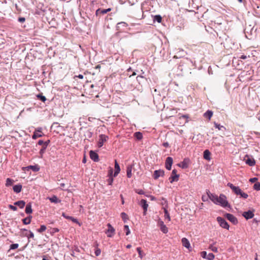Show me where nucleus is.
I'll return each mask as SVG.
<instances>
[{
  "label": "nucleus",
  "mask_w": 260,
  "mask_h": 260,
  "mask_svg": "<svg viewBox=\"0 0 260 260\" xmlns=\"http://www.w3.org/2000/svg\"><path fill=\"white\" fill-rule=\"evenodd\" d=\"M256 29L254 30V27L251 28L250 25L246 27L245 29V34L246 37L248 39H251L250 35H252L253 32H255Z\"/></svg>",
  "instance_id": "423d86ee"
},
{
  "label": "nucleus",
  "mask_w": 260,
  "mask_h": 260,
  "mask_svg": "<svg viewBox=\"0 0 260 260\" xmlns=\"http://www.w3.org/2000/svg\"><path fill=\"white\" fill-rule=\"evenodd\" d=\"M136 192L139 194H144L145 192L142 189H138L136 191Z\"/></svg>",
  "instance_id": "4d7b16f0"
},
{
  "label": "nucleus",
  "mask_w": 260,
  "mask_h": 260,
  "mask_svg": "<svg viewBox=\"0 0 260 260\" xmlns=\"http://www.w3.org/2000/svg\"><path fill=\"white\" fill-rule=\"evenodd\" d=\"M14 205L17 206L20 208L22 209L25 205V202L23 200L18 201L14 203Z\"/></svg>",
  "instance_id": "5701e85b"
},
{
  "label": "nucleus",
  "mask_w": 260,
  "mask_h": 260,
  "mask_svg": "<svg viewBox=\"0 0 260 260\" xmlns=\"http://www.w3.org/2000/svg\"><path fill=\"white\" fill-rule=\"evenodd\" d=\"M27 169V170H29V169H31L34 172H38L40 170V167L38 165H34V166H28L26 167Z\"/></svg>",
  "instance_id": "b1692460"
},
{
  "label": "nucleus",
  "mask_w": 260,
  "mask_h": 260,
  "mask_svg": "<svg viewBox=\"0 0 260 260\" xmlns=\"http://www.w3.org/2000/svg\"><path fill=\"white\" fill-rule=\"evenodd\" d=\"M164 211L165 213V219H167L169 221L171 220L170 214L166 208H164Z\"/></svg>",
  "instance_id": "c9c22d12"
},
{
  "label": "nucleus",
  "mask_w": 260,
  "mask_h": 260,
  "mask_svg": "<svg viewBox=\"0 0 260 260\" xmlns=\"http://www.w3.org/2000/svg\"><path fill=\"white\" fill-rule=\"evenodd\" d=\"M224 216L234 224H236L238 223V220L237 218L233 214L230 213H226L224 215Z\"/></svg>",
  "instance_id": "6e6552de"
},
{
  "label": "nucleus",
  "mask_w": 260,
  "mask_h": 260,
  "mask_svg": "<svg viewBox=\"0 0 260 260\" xmlns=\"http://www.w3.org/2000/svg\"><path fill=\"white\" fill-rule=\"evenodd\" d=\"M18 246H19V244L17 243L11 244L10 246L9 250L16 249L18 247Z\"/></svg>",
  "instance_id": "37998d69"
},
{
  "label": "nucleus",
  "mask_w": 260,
  "mask_h": 260,
  "mask_svg": "<svg viewBox=\"0 0 260 260\" xmlns=\"http://www.w3.org/2000/svg\"><path fill=\"white\" fill-rule=\"evenodd\" d=\"M62 216L66 219L70 220L72 216L66 215L64 213H62Z\"/></svg>",
  "instance_id": "6e6d98bb"
},
{
  "label": "nucleus",
  "mask_w": 260,
  "mask_h": 260,
  "mask_svg": "<svg viewBox=\"0 0 260 260\" xmlns=\"http://www.w3.org/2000/svg\"><path fill=\"white\" fill-rule=\"evenodd\" d=\"M254 189L256 190H260V183L259 182H256L253 185Z\"/></svg>",
  "instance_id": "79ce46f5"
},
{
  "label": "nucleus",
  "mask_w": 260,
  "mask_h": 260,
  "mask_svg": "<svg viewBox=\"0 0 260 260\" xmlns=\"http://www.w3.org/2000/svg\"><path fill=\"white\" fill-rule=\"evenodd\" d=\"M173 161V160L171 157L169 156L167 157L165 162V167L168 170H170L171 169Z\"/></svg>",
  "instance_id": "ddd939ff"
},
{
  "label": "nucleus",
  "mask_w": 260,
  "mask_h": 260,
  "mask_svg": "<svg viewBox=\"0 0 260 260\" xmlns=\"http://www.w3.org/2000/svg\"><path fill=\"white\" fill-rule=\"evenodd\" d=\"M70 220H72L73 222L78 224L80 226L81 225V223L78 221L77 218L72 216Z\"/></svg>",
  "instance_id": "603ef678"
},
{
  "label": "nucleus",
  "mask_w": 260,
  "mask_h": 260,
  "mask_svg": "<svg viewBox=\"0 0 260 260\" xmlns=\"http://www.w3.org/2000/svg\"><path fill=\"white\" fill-rule=\"evenodd\" d=\"M244 159L246 164L248 165L249 166L252 167L254 166L255 164V161L252 157H249L248 155H246Z\"/></svg>",
  "instance_id": "9d476101"
},
{
  "label": "nucleus",
  "mask_w": 260,
  "mask_h": 260,
  "mask_svg": "<svg viewBox=\"0 0 260 260\" xmlns=\"http://www.w3.org/2000/svg\"><path fill=\"white\" fill-rule=\"evenodd\" d=\"M214 126L220 131H224L225 130V127L224 126L221 125L216 122H214Z\"/></svg>",
  "instance_id": "7c9ffc66"
},
{
  "label": "nucleus",
  "mask_w": 260,
  "mask_h": 260,
  "mask_svg": "<svg viewBox=\"0 0 260 260\" xmlns=\"http://www.w3.org/2000/svg\"><path fill=\"white\" fill-rule=\"evenodd\" d=\"M257 180V178L256 177H253V178H250L249 180L250 182H251L252 183L255 182Z\"/></svg>",
  "instance_id": "13d9d810"
},
{
  "label": "nucleus",
  "mask_w": 260,
  "mask_h": 260,
  "mask_svg": "<svg viewBox=\"0 0 260 260\" xmlns=\"http://www.w3.org/2000/svg\"><path fill=\"white\" fill-rule=\"evenodd\" d=\"M218 202L216 205H220L223 207H229L230 205L226 200V197L223 194H220L218 198Z\"/></svg>",
  "instance_id": "f03ea898"
},
{
  "label": "nucleus",
  "mask_w": 260,
  "mask_h": 260,
  "mask_svg": "<svg viewBox=\"0 0 260 260\" xmlns=\"http://www.w3.org/2000/svg\"><path fill=\"white\" fill-rule=\"evenodd\" d=\"M35 132H36L37 133V132L41 133L42 132V128H41V127L38 128L37 129L35 130Z\"/></svg>",
  "instance_id": "338daca9"
},
{
  "label": "nucleus",
  "mask_w": 260,
  "mask_h": 260,
  "mask_svg": "<svg viewBox=\"0 0 260 260\" xmlns=\"http://www.w3.org/2000/svg\"><path fill=\"white\" fill-rule=\"evenodd\" d=\"M134 135H135V137L137 138V139H138L139 140H141L143 138L142 134L140 132L135 133Z\"/></svg>",
  "instance_id": "e433bc0d"
},
{
  "label": "nucleus",
  "mask_w": 260,
  "mask_h": 260,
  "mask_svg": "<svg viewBox=\"0 0 260 260\" xmlns=\"http://www.w3.org/2000/svg\"><path fill=\"white\" fill-rule=\"evenodd\" d=\"M126 175L128 178H131L132 176V167L128 166L126 170Z\"/></svg>",
  "instance_id": "58836bf2"
},
{
  "label": "nucleus",
  "mask_w": 260,
  "mask_h": 260,
  "mask_svg": "<svg viewBox=\"0 0 260 260\" xmlns=\"http://www.w3.org/2000/svg\"><path fill=\"white\" fill-rule=\"evenodd\" d=\"M31 218H32V216H30L29 217L23 218L22 219V222H23V224H29L31 222Z\"/></svg>",
  "instance_id": "c85d7f7f"
},
{
  "label": "nucleus",
  "mask_w": 260,
  "mask_h": 260,
  "mask_svg": "<svg viewBox=\"0 0 260 260\" xmlns=\"http://www.w3.org/2000/svg\"><path fill=\"white\" fill-rule=\"evenodd\" d=\"M177 170L176 169H173L171 176L169 177V180L170 183H172L173 182L178 181L179 178V175L177 174Z\"/></svg>",
  "instance_id": "20e7f679"
},
{
  "label": "nucleus",
  "mask_w": 260,
  "mask_h": 260,
  "mask_svg": "<svg viewBox=\"0 0 260 260\" xmlns=\"http://www.w3.org/2000/svg\"><path fill=\"white\" fill-rule=\"evenodd\" d=\"M165 175V171L162 170H155L154 172L153 177L154 179H157L159 177Z\"/></svg>",
  "instance_id": "f8f14e48"
},
{
  "label": "nucleus",
  "mask_w": 260,
  "mask_h": 260,
  "mask_svg": "<svg viewBox=\"0 0 260 260\" xmlns=\"http://www.w3.org/2000/svg\"><path fill=\"white\" fill-rule=\"evenodd\" d=\"M59 231V230L58 228H53L52 229V232L53 233H57Z\"/></svg>",
  "instance_id": "0e129e2a"
},
{
  "label": "nucleus",
  "mask_w": 260,
  "mask_h": 260,
  "mask_svg": "<svg viewBox=\"0 0 260 260\" xmlns=\"http://www.w3.org/2000/svg\"><path fill=\"white\" fill-rule=\"evenodd\" d=\"M46 148H47L46 147L43 146L42 148L40 149L39 153L41 155V157H42L43 154L44 153Z\"/></svg>",
  "instance_id": "09e8293b"
},
{
  "label": "nucleus",
  "mask_w": 260,
  "mask_h": 260,
  "mask_svg": "<svg viewBox=\"0 0 260 260\" xmlns=\"http://www.w3.org/2000/svg\"><path fill=\"white\" fill-rule=\"evenodd\" d=\"M227 186L229 187L236 195H239L241 198L243 199H247L248 198V195L246 193L243 192L239 186H236L231 183H228Z\"/></svg>",
  "instance_id": "f257e3e1"
},
{
  "label": "nucleus",
  "mask_w": 260,
  "mask_h": 260,
  "mask_svg": "<svg viewBox=\"0 0 260 260\" xmlns=\"http://www.w3.org/2000/svg\"><path fill=\"white\" fill-rule=\"evenodd\" d=\"M181 242L183 246L187 249H189L190 247V243L186 238H183L181 240Z\"/></svg>",
  "instance_id": "aec40b11"
},
{
  "label": "nucleus",
  "mask_w": 260,
  "mask_h": 260,
  "mask_svg": "<svg viewBox=\"0 0 260 260\" xmlns=\"http://www.w3.org/2000/svg\"><path fill=\"white\" fill-rule=\"evenodd\" d=\"M37 97L40 101L45 102L46 101V98L45 96L43 95L42 94H39L37 95Z\"/></svg>",
  "instance_id": "ea45409f"
},
{
  "label": "nucleus",
  "mask_w": 260,
  "mask_h": 260,
  "mask_svg": "<svg viewBox=\"0 0 260 260\" xmlns=\"http://www.w3.org/2000/svg\"><path fill=\"white\" fill-rule=\"evenodd\" d=\"M139 205L143 209L144 215H146L148 207V204H147V201L145 199H142L140 202Z\"/></svg>",
  "instance_id": "1a4fd4ad"
},
{
  "label": "nucleus",
  "mask_w": 260,
  "mask_h": 260,
  "mask_svg": "<svg viewBox=\"0 0 260 260\" xmlns=\"http://www.w3.org/2000/svg\"><path fill=\"white\" fill-rule=\"evenodd\" d=\"M108 177H110L111 176H113V177H114L113 170L112 168L110 167L108 171Z\"/></svg>",
  "instance_id": "de8ad7c7"
},
{
  "label": "nucleus",
  "mask_w": 260,
  "mask_h": 260,
  "mask_svg": "<svg viewBox=\"0 0 260 260\" xmlns=\"http://www.w3.org/2000/svg\"><path fill=\"white\" fill-rule=\"evenodd\" d=\"M216 242H213V244H210L209 249H211L212 251L214 252H218V249L217 247L214 246V245L215 244Z\"/></svg>",
  "instance_id": "72a5a7b5"
},
{
  "label": "nucleus",
  "mask_w": 260,
  "mask_h": 260,
  "mask_svg": "<svg viewBox=\"0 0 260 260\" xmlns=\"http://www.w3.org/2000/svg\"><path fill=\"white\" fill-rule=\"evenodd\" d=\"M25 19L24 17H19L18 18V21L21 22V23H23L25 21Z\"/></svg>",
  "instance_id": "bf43d9fd"
},
{
  "label": "nucleus",
  "mask_w": 260,
  "mask_h": 260,
  "mask_svg": "<svg viewBox=\"0 0 260 260\" xmlns=\"http://www.w3.org/2000/svg\"><path fill=\"white\" fill-rule=\"evenodd\" d=\"M242 215L247 219H249L254 216V213L252 211L248 210L247 211L244 212Z\"/></svg>",
  "instance_id": "f3484780"
},
{
  "label": "nucleus",
  "mask_w": 260,
  "mask_h": 260,
  "mask_svg": "<svg viewBox=\"0 0 260 260\" xmlns=\"http://www.w3.org/2000/svg\"><path fill=\"white\" fill-rule=\"evenodd\" d=\"M121 217L122 218L124 222H125L126 220L128 219L127 214L124 212H122L121 213Z\"/></svg>",
  "instance_id": "c03bdc74"
},
{
  "label": "nucleus",
  "mask_w": 260,
  "mask_h": 260,
  "mask_svg": "<svg viewBox=\"0 0 260 260\" xmlns=\"http://www.w3.org/2000/svg\"><path fill=\"white\" fill-rule=\"evenodd\" d=\"M217 221L219 224L220 226L222 228H224L226 230H229V225L226 221L221 217L218 216L217 217Z\"/></svg>",
  "instance_id": "7ed1b4c3"
},
{
  "label": "nucleus",
  "mask_w": 260,
  "mask_h": 260,
  "mask_svg": "<svg viewBox=\"0 0 260 260\" xmlns=\"http://www.w3.org/2000/svg\"><path fill=\"white\" fill-rule=\"evenodd\" d=\"M162 145L164 147L167 148L169 146V144L168 142H164L163 143Z\"/></svg>",
  "instance_id": "69168bd1"
},
{
  "label": "nucleus",
  "mask_w": 260,
  "mask_h": 260,
  "mask_svg": "<svg viewBox=\"0 0 260 260\" xmlns=\"http://www.w3.org/2000/svg\"><path fill=\"white\" fill-rule=\"evenodd\" d=\"M76 77L79 78V79H83V76L81 74H79L78 75V76H76Z\"/></svg>",
  "instance_id": "774afa93"
},
{
  "label": "nucleus",
  "mask_w": 260,
  "mask_h": 260,
  "mask_svg": "<svg viewBox=\"0 0 260 260\" xmlns=\"http://www.w3.org/2000/svg\"><path fill=\"white\" fill-rule=\"evenodd\" d=\"M137 250L139 253V256L142 258L143 257V253H142V252L141 251V249L140 247H138L137 248Z\"/></svg>",
  "instance_id": "8fccbe9b"
},
{
  "label": "nucleus",
  "mask_w": 260,
  "mask_h": 260,
  "mask_svg": "<svg viewBox=\"0 0 260 260\" xmlns=\"http://www.w3.org/2000/svg\"><path fill=\"white\" fill-rule=\"evenodd\" d=\"M90 158L95 162H98L99 160L98 154L92 150L89 152Z\"/></svg>",
  "instance_id": "a211bd4d"
},
{
  "label": "nucleus",
  "mask_w": 260,
  "mask_h": 260,
  "mask_svg": "<svg viewBox=\"0 0 260 260\" xmlns=\"http://www.w3.org/2000/svg\"><path fill=\"white\" fill-rule=\"evenodd\" d=\"M111 9L108 8L107 9H98L96 10L95 12V15L96 16H100L101 15H104L106 14L107 13L111 11Z\"/></svg>",
  "instance_id": "dca6fc26"
},
{
  "label": "nucleus",
  "mask_w": 260,
  "mask_h": 260,
  "mask_svg": "<svg viewBox=\"0 0 260 260\" xmlns=\"http://www.w3.org/2000/svg\"><path fill=\"white\" fill-rule=\"evenodd\" d=\"M9 208L12 210L13 211H16L17 209V208L16 207L15 205H9Z\"/></svg>",
  "instance_id": "5fc2aeb1"
},
{
  "label": "nucleus",
  "mask_w": 260,
  "mask_h": 260,
  "mask_svg": "<svg viewBox=\"0 0 260 260\" xmlns=\"http://www.w3.org/2000/svg\"><path fill=\"white\" fill-rule=\"evenodd\" d=\"M93 133L90 130H87L85 132L84 136L86 139H88L92 137Z\"/></svg>",
  "instance_id": "cd10ccee"
},
{
  "label": "nucleus",
  "mask_w": 260,
  "mask_h": 260,
  "mask_svg": "<svg viewBox=\"0 0 260 260\" xmlns=\"http://www.w3.org/2000/svg\"><path fill=\"white\" fill-rule=\"evenodd\" d=\"M108 137L106 135L101 134L99 136V139L98 142V146L99 148L102 147L104 143L107 141Z\"/></svg>",
  "instance_id": "39448f33"
},
{
  "label": "nucleus",
  "mask_w": 260,
  "mask_h": 260,
  "mask_svg": "<svg viewBox=\"0 0 260 260\" xmlns=\"http://www.w3.org/2000/svg\"><path fill=\"white\" fill-rule=\"evenodd\" d=\"M201 254L203 258L208 260H213L215 257L214 255L212 253L207 254V252L205 251L201 252Z\"/></svg>",
  "instance_id": "0eeeda50"
},
{
  "label": "nucleus",
  "mask_w": 260,
  "mask_h": 260,
  "mask_svg": "<svg viewBox=\"0 0 260 260\" xmlns=\"http://www.w3.org/2000/svg\"><path fill=\"white\" fill-rule=\"evenodd\" d=\"M207 196L209 199H210L214 204H216L218 202V198L217 195L211 193L209 191L207 192Z\"/></svg>",
  "instance_id": "9b49d317"
},
{
  "label": "nucleus",
  "mask_w": 260,
  "mask_h": 260,
  "mask_svg": "<svg viewBox=\"0 0 260 260\" xmlns=\"http://www.w3.org/2000/svg\"><path fill=\"white\" fill-rule=\"evenodd\" d=\"M13 189L16 193H19L22 189V185L20 184L15 185L13 187Z\"/></svg>",
  "instance_id": "4be33fe9"
},
{
  "label": "nucleus",
  "mask_w": 260,
  "mask_h": 260,
  "mask_svg": "<svg viewBox=\"0 0 260 260\" xmlns=\"http://www.w3.org/2000/svg\"><path fill=\"white\" fill-rule=\"evenodd\" d=\"M107 226H108V229L106 232V234H107L108 237H112L114 235V233L115 232V229L110 223H108L107 224Z\"/></svg>",
  "instance_id": "2eb2a0df"
},
{
  "label": "nucleus",
  "mask_w": 260,
  "mask_h": 260,
  "mask_svg": "<svg viewBox=\"0 0 260 260\" xmlns=\"http://www.w3.org/2000/svg\"><path fill=\"white\" fill-rule=\"evenodd\" d=\"M14 182V181L13 179L11 178H7L6 180V186L8 187L11 186L13 184Z\"/></svg>",
  "instance_id": "f704fd0d"
},
{
  "label": "nucleus",
  "mask_w": 260,
  "mask_h": 260,
  "mask_svg": "<svg viewBox=\"0 0 260 260\" xmlns=\"http://www.w3.org/2000/svg\"><path fill=\"white\" fill-rule=\"evenodd\" d=\"M127 24L124 22H120L117 24V29H119L121 27H126Z\"/></svg>",
  "instance_id": "473e14b6"
},
{
  "label": "nucleus",
  "mask_w": 260,
  "mask_h": 260,
  "mask_svg": "<svg viewBox=\"0 0 260 260\" xmlns=\"http://www.w3.org/2000/svg\"><path fill=\"white\" fill-rule=\"evenodd\" d=\"M42 135L41 134H38L36 132H34V134L32 136V138L34 140L38 138L41 137Z\"/></svg>",
  "instance_id": "a19ab883"
},
{
  "label": "nucleus",
  "mask_w": 260,
  "mask_h": 260,
  "mask_svg": "<svg viewBox=\"0 0 260 260\" xmlns=\"http://www.w3.org/2000/svg\"><path fill=\"white\" fill-rule=\"evenodd\" d=\"M212 115L213 112L210 110H208L204 113V116L208 118L209 119H211Z\"/></svg>",
  "instance_id": "2f4dec72"
},
{
  "label": "nucleus",
  "mask_w": 260,
  "mask_h": 260,
  "mask_svg": "<svg viewBox=\"0 0 260 260\" xmlns=\"http://www.w3.org/2000/svg\"><path fill=\"white\" fill-rule=\"evenodd\" d=\"M178 166L182 169H186L188 167L187 163L186 162L185 159L180 164H178Z\"/></svg>",
  "instance_id": "c756f323"
},
{
  "label": "nucleus",
  "mask_w": 260,
  "mask_h": 260,
  "mask_svg": "<svg viewBox=\"0 0 260 260\" xmlns=\"http://www.w3.org/2000/svg\"><path fill=\"white\" fill-rule=\"evenodd\" d=\"M46 230V226L45 225H41L40 228L38 229L37 231L39 233H42Z\"/></svg>",
  "instance_id": "49530a36"
},
{
  "label": "nucleus",
  "mask_w": 260,
  "mask_h": 260,
  "mask_svg": "<svg viewBox=\"0 0 260 260\" xmlns=\"http://www.w3.org/2000/svg\"><path fill=\"white\" fill-rule=\"evenodd\" d=\"M113 182V176H111V177H109V178L107 179V182L108 183V185H112Z\"/></svg>",
  "instance_id": "3c124183"
},
{
  "label": "nucleus",
  "mask_w": 260,
  "mask_h": 260,
  "mask_svg": "<svg viewBox=\"0 0 260 260\" xmlns=\"http://www.w3.org/2000/svg\"><path fill=\"white\" fill-rule=\"evenodd\" d=\"M49 143H50V140H48V141H47L46 142H44L43 146L47 148V147L48 145V144H49Z\"/></svg>",
  "instance_id": "e2e57ef3"
},
{
  "label": "nucleus",
  "mask_w": 260,
  "mask_h": 260,
  "mask_svg": "<svg viewBox=\"0 0 260 260\" xmlns=\"http://www.w3.org/2000/svg\"><path fill=\"white\" fill-rule=\"evenodd\" d=\"M101 253V249L100 248H97L95 249V252H94L95 255L98 256L100 255Z\"/></svg>",
  "instance_id": "864d4df0"
},
{
  "label": "nucleus",
  "mask_w": 260,
  "mask_h": 260,
  "mask_svg": "<svg viewBox=\"0 0 260 260\" xmlns=\"http://www.w3.org/2000/svg\"><path fill=\"white\" fill-rule=\"evenodd\" d=\"M44 143V142L42 140H40L38 142V144L39 145H43V146Z\"/></svg>",
  "instance_id": "680f3d73"
},
{
  "label": "nucleus",
  "mask_w": 260,
  "mask_h": 260,
  "mask_svg": "<svg viewBox=\"0 0 260 260\" xmlns=\"http://www.w3.org/2000/svg\"><path fill=\"white\" fill-rule=\"evenodd\" d=\"M25 212L26 214H30L32 213V210L31 209V205L30 203H29L26 205Z\"/></svg>",
  "instance_id": "a878e982"
},
{
  "label": "nucleus",
  "mask_w": 260,
  "mask_h": 260,
  "mask_svg": "<svg viewBox=\"0 0 260 260\" xmlns=\"http://www.w3.org/2000/svg\"><path fill=\"white\" fill-rule=\"evenodd\" d=\"M161 20H162V17L159 15H155L154 17V19H153L154 21H156L158 23H160V22H161Z\"/></svg>",
  "instance_id": "4c0bfd02"
},
{
  "label": "nucleus",
  "mask_w": 260,
  "mask_h": 260,
  "mask_svg": "<svg viewBox=\"0 0 260 260\" xmlns=\"http://www.w3.org/2000/svg\"><path fill=\"white\" fill-rule=\"evenodd\" d=\"M48 199L51 203L55 204L59 203L60 202V201L57 198V197L56 196H53L51 197H48Z\"/></svg>",
  "instance_id": "393cba45"
},
{
  "label": "nucleus",
  "mask_w": 260,
  "mask_h": 260,
  "mask_svg": "<svg viewBox=\"0 0 260 260\" xmlns=\"http://www.w3.org/2000/svg\"><path fill=\"white\" fill-rule=\"evenodd\" d=\"M210 155L211 153L209 150L206 149L204 151L203 157L205 159L207 160H210Z\"/></svg>",
  "instance_id": "412c9836"
},
{
  "label": "nucleus",
  "mask_w": 260,
  "mask_h": 260,
  "mask_svg": "<svg viewBox=\"0 0 260 260\" xmlns=\"http://www.w3.org/2000/svg\"><path fill=\"white\" fill-rule=\"evenodd\" d=\"M124 230L125 231L126 235H128L131 233L130 230L127 225H125L124 226Z\"/></svg>",
  "instance_id": "a18cd8bd"
},
{
  "label": "nucleus",
  "mask_w": 260,
  "mask_h": 260,
  "mask_svg": "<svg viewBox=\"0 0 260 260\" xmlns=\"http://www.w3.org/2000/svg\"><path fill=\"white\" fill-rule=\"evenodd\" d=\"M22 236L26 237L28 239L29 238H32L34 237V233L31 231H29L28 232V233H23L22 234Z\"/></svg>",
  "instance_id": "bb28decb"
},
{
  "label": "nucleus",
  "mask_w": 260,
  "mask_h": 260,
  "mask_svg": "<svg viewBox=\"0 0 260 260\" xmlns=\"http://www.w3.org/2000/svg\"><path fill=\"white\" fill-rule=\"evenodd\" d=\"M208 198H209L208 196H207V197L205 196H202V200L204 202H206V201H208Z\"/></svg>",
  "instance_id": "052dcab7"
},
{
  "label": "nucleus",
  "mask_w": 260,
  "mask_h": 260,
  "mask_svg": "<svg viewBox=\"0 0 260 260\" xmlns=\"http://www.w3.org/2000/svg\"><path fill=\"white\" fill-rule=\"evenodd\" d=\"M158 224L160 227V229L161 231L163 233L166 234L168 233V228L164 224V222L162 220H159V221L158 222Z\"/></svg>",
  "instance_id": "4468645a"
},
{
  "label": "nucleus",
  "mask_w": 260,
  "mask_h": 260,
  "mask_svg": "<svg viewBox=\"0 0 260 260\" xmlns=\"http://www.w3.org/2000/svg\"><path fill=\"white\" fill-rule=\"evenodd\" d=\"M120 171V168L119 164H118L116 160H115V172L114 173V177H116L119 173Z\"/></svg>",
  "instance_id": "6ab92c4d"
}]
</instances>
